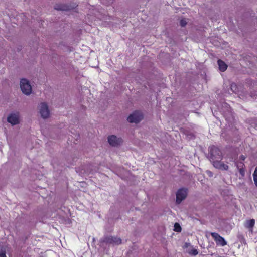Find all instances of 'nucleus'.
I'll list each match as a JSON object with an SVG mask.
<instances>
[{
  "label": "nucleus",
  "instance_id": "nucleus-1",
  "mask_svg": "<svg viewBox=\"0 0 257 257\" xmlns=\"http://www.w3.org/2000/svg\"><path fill=\"white\" fill-rule=\"evenodd\" d=\"M222 159V153L216 147H212L210 149V160L216 168L222 170H227L228 166L221 162Z\"/></svg>",
  "mask_w": 257,
  "mask_h": 257
},
{
  "label": "nucleus",
  "instance_id": "nucleus-2",
  "mask_svg": "<svg viewBox=\"0 0 257 257\" xmlns=\"http://www.w3.org/2000/svg\"><path fill=\"white\" fill-rule=\"evenodd\" d=\"M20 85L23 93L27 95H29L31 93L32 87L30 82L27 79L25 78L22 79Z\"/></svg>",
  "mask_w": 257,
  "mask_h": 257
},
{
  "label": "nucleus",
  "instance_id": "nucleus-3",
  "mask_svg": "<svg viewBox=\"0 0 257 257\" xmlns=\"http://www.w3.org/2000/svg\"><path fill=\"white\" fill-rule=\"evenodd\" d=\"M39 113L43 118L46 119L50 116V110L46 103H41L39 105Z\"/></svg>",
  "mask_w": 257,
  "mask_h": 257
},
{
  "label": "nucleus",
  "instance_id": "nucleus-4",
  "mask_svg": "<svg viewBox=\"0 0 257 257\" xmlns=\"http://www.w3.org/2000/svg\"><path fill=\"white\" fill-rule=\"evenodd\" d=\"M143 118V115L140 111H135L130 114L127 118V120L130 123H138Z\"/></svg>",
  "mask_w": 257,
  "mask_h": 257
},
{
  "label": "nucleus",
  "instance_id": "nucleus-5",
  "mask_svg": "<svg viewBox=\"0 0 257 257\" xmlns=\"http://www.w3.org/2000/svg\"><path fill=\"white\" fill-rule=\"evenodd\" d=\"M211 235L216 242L217 245L221 246H224L227 244V242L225 240L224 238L221 237L218 233L215 232L211 233Z\"/></svg>",
  "mask_w": 257,
  "mask_h": 257
},
{
  "label": "nucleus",
  "instance_id": "nucleus-6",
  "mask_svg": "<svg viewBox=\"0 0 257 257\" xmlns=\"http://www.w3.org/2000/svg\"><path fill=\"white\" fill-rule=\"evenodd\" d=\"M187 190L185 189H180L176 193V203H180L182 200L185 199L187 196Z\"/></svg>",
  "mask_w": 257,
  "mask_h": 257
},
{
  "label": "nucleus",
  "instance_id": "nucleus-7",
  "mask_svg": "<svg viewBox=\"0 0 257 257\" xmlns=\"http://www.w3.org/2000/svg\"><path fill=\"white\" fill-rule=\"evenodd\" d=\"M108 141L111 146L116 147L122 143V140L121 138H118L115 135H111L108 137Z\"/></svg>",
  "mask_w": 257,
  "mask_h": 257
},
{
  "label": "nucleus",
  "instance_id": "nucleus-8",
  "mask_svg": "<svg viewBox=\"0 0 257 257\" xmlns=\"http://www.w3.org/2000/svg\"><path fill=\"white\" fill-rule=\"evenodd\" d=\"M103 241L106 243L115 245H119L121 243V239L120 238L112 236H108L104 238Z\"/></svg>",
  "mask_w": 257,
  "mask_h": 257
},
{
  "label": "nucleus",
  "instance_id": "nucleus-9",
  "mask_svg": "<svg viewBox=\"0 0 257 257\" xmlns=\"http://www.w3.org/2000/svg\"><path fill=\"white\" fill-rule=\"evenodd\" d=\"M8 121L12 125H16L19 123V115L18 113H12L7 118Z\"/></svg>",
  "mask_w": 257,
  "mask_h": 257
},
{
  "label": "nucleus",
  "instance_id": "nucleus-10",
  "mask_svg": "<svg viewBox=\"0 0 257 257\" xmlns=\"http://www.w3.org/2000/svg\"><path fill=\"white\" fill-rule=\"evenodd\" d=\"M255 224V220L253 219L247 220L245 223V227L252 231V228Z\"/></svg>",
  "mask_w": 257,
  "mask_h": 257
},
{
  "label": "nucleus",
  "instance_id": "nucleus-11",
  "mask_svg": "<svg viewBox=\"0 0 257 257\" xmlns=\"http://www.w3.org/2000/svg\"><path fill=\"white\" fill-rule=\"evenodd\" d=\"M218 65L219 70L222 72L225 71L227 68V65L221 60H218Z\"/></svg>",
  "mask_w": 257,
  "mask_h": 257
},
{
  "label": "nucleus",
  "instance_id": "nucleus-12",
  "mask_svg": "<svg viewBox=\"0 0 257 257\" xmlns=\"http://www.w3.org/2000/svg\"><path fill=\"white\" fill-rule=\"evenodd\" d=\"M55 9L58 10L68 11L70 9L68 7L65 5H57L55 6Z\"/></svg>",
  "mask_w": 257,
  "mask_h": 257
},
{
  "label": "nucleus",
  "instance_id": "nucleus-13",
  "mask_svg": "<svg viewBox=\"0 0 257 257\" xmlns=\"http://www.w3.org/2000/svg\"><path fill=\"white\" fill-rule=\"evenodd\" d=\"M230 89L232 91L235 93H239V88L235 83H232L230 85Z\"/></svg>",
  "mask_w": 257,
  "mask_h": 257
},
{
  "label": "nucleus",
  "instance_id": "nucleus-14",
  "mask_svg": "<svg viewBox=\"0 0 257 257\" xmlns=\"http://www.w3.org/2000/svg\"><path fill=\"white\" fill-rule=\"evenodd\" d=\"M253 181L256 186H257V167L255 168V170L253 174Z\"/></svg>",
  "mask_w": 257,
  "mask_h": 257
},
{
  "label": "nucleus",
  "instance_id": "nucleus-15",
  "mask_svg": "<svg viewBox=\"0 0 257 257\" xmlns=\"http://www.w3.org/2000/svg\"><path fill=\"white\" fill-rule=\"evenodd\" d=\"M188 253H189L190 254H192L193 255H196L197 254H198V252L197 249L192 248L190 250H188Z\"/></svg>",
  "mask_w": 257,
  "mask_h": 257
},
{
  "label": "nucleus",
  "instance_id": "nucleus-16",
  "mask_svg": "<svg viewBox=\"0 0 257 257\" xmlns=\"http://www.w3.org/2000/svg\"><path fill=\"white\" fill-rule=\"evenodd\" d=\"M235 165L237 168H243L244 166L243 161H237L235 162Z\"/></svg>",
  "mask_w": 257,
  "mask_h": 257
},
{
  "label": "nucleus",
  "instance_id": "nucleus-17",
  "mask_svg": "<svg viewBox=\"0 0 257 257\" xmlns=\"http://www.w3.org/2000/svg\"><path fill=\"white\" fill-rule=\"evenodd\" d=\"M0 257H6V250L3 247H0Z\"/></svg>",
  "mask_w": 257,
  "mask_h": 257
},
{
  "label": "nucleus",
  "instance_id": "nucleus-18",
  "mask_svg": "<svg viewBox=\"0 0 257 257\" xmlns=\"http://www.w3.org/2000/svg\"><path fill=\"white\" fill-rule=\"evenodd\" d=\"M175 231L176 232H180L181 230V228L178 223H176L174 225Z\"/></svg>",
  "mask_w": 257,
  "mask_h": 257
},
{
  "label": "nucleus",
  "instance_id": "nucleus-19",
  "mask_svg": "<svg viewBox=\"0 0 257 257\" xmlns=\"http://www.w3.org/2000/svg\"><path fill=\"white\" fill-rule=\"evenodd\" d=\"M180 25L182 27H184L187 24V21L186 19H182L180 21Z\"/></svg>",
  "mask_w": 257,
  "mask_h": 257
},
{
  "label": "nucleus",
  "instance_id": "nucleus-20",
  "mask_svg": "<svg viewBox=\"0 0 257 257\" xmlns=\"http://www.w3.org/2000/svg\"><path fill=\"white\" fill-rule=\"evenodd\" d=\"M239 172L242 176H244L245 170L243 168H238Z\"/></svg>",
  "mask_w": 257,
  "mask_h": 257
},
{
  "label": "nucleus",
  "instance_id": "nucleus-21",
  "mask_svg": "<svg viewBox=\"0 0 257 257\" xmlns=\"http://www.w3.org/2000/svg\"><path fill=\"white\" fill-rule=\"evenodd\" d=\"M190 246H191V245L189 243L185 242L183 246V248L184 249L187 248Z\"/></svg>",
  "mask_w": 257,
  "mask_h": 257
},
{
  "label": "nucleus",
  "instance_id": "nucleus-22",
  "mask_svg": "<svg viewBox=\"0 0 257 257\" xmlns=\"http://www.w3.org/2000/svg\"><path fill=\"white\" fill-rule=\"evenodd\" d=\"M206 173L210 177L212 176L213 175L212 173L210 171H207Z\"/></svg>",
  "mask_w": 257,
  "mask_h": 257
},
{
  "label": "nucleus",
  "instance_id": "nucleus-23",
  "mask_svg": "<svg viewBox=\"0 0 257 257\" xmlns=\"http://www.w3.org/2000/svg\"><path fill=\"white\" fill-rule=\"evenodd\" d=\"M245 159V157L243 155H241L240 157V161H243Z\"/></svg>",
  "mask_w": 257,
  "mask_h": 257
}]
</instances>
